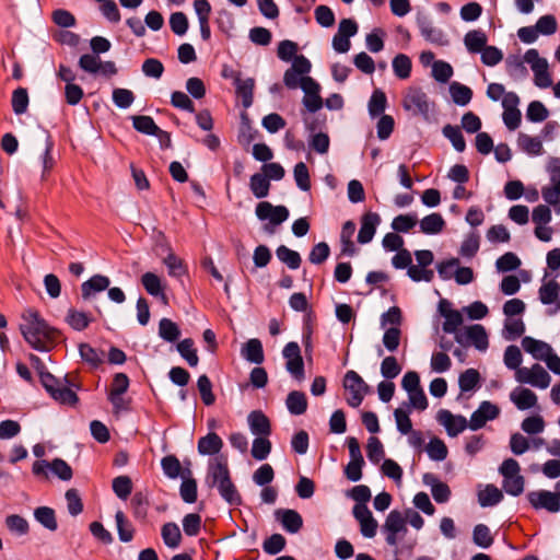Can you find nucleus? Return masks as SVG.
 I'll return each mask as SVG.
<instances>
[{
    "mask_svg": "<svg viewBox=\"0 0 560 560\" xmlns=\"http://www.w3.org/2000/svg\"><path fill=\"white\" fill-rule=\"evenodd\" d=\"M21 319L19 328L24 340L37 351H49L61 338L60 330L49 326L34 308L25 310Z\"/></svg>",
    "mask_w": 560,
    "mask_h": 560,
    "instance_id": "nucleus-1",
    "label": "nucleus"
},
{
    "mask_svg": "<svg viewBox=\"0 0 560 560\" xmlns=\"http://www.w3.org/2000/svg\"><path fill=\"white\" fill-rule=\"evenodd\" d=\"M30 360L33 364L36 365L40 383L51 398L60 404L69 406H74L78 402V395L71 388L75 385L70 383L67 376L65 377V382L68 384L66 386L62 385L58 378H56L50 372L46 370L45 365L42 363L38 357L31 354Z\"/></svg>",
    "mask_w": 560,
    "mask_h": 560,
    "instance_id": "nucleus-2",
    "label": "nucleus"
},
{
    "mask_svg": "<svg viewBox=\"0 0 560 560\" xmlns=\"http://www.w3.org/2000/svg\"><path fill=\"white\" fill-rule=\"evenodd\" d=\"M343 387L350 393V396L347 397V402L352 408H357L362 404L365 394L370 389L369 385L363 381V378L352 370L346 373L343 378Z\"/></svg>",
    "mask_w": 560,
    "mask_h": 560,
    "instance_id": "nucleus-3",
    "label": "nucleus"
},
{
    "mask_svg": "<svg viewBox=\"0 0 560 560\" xmlns=\"http://www.w3.org/2000/svg\"><path fill=\"white\" fill-rule=\"evenodd\" d=\"M402 107L412 112L416 116L428 118L430 114V103L428 95L419 88L408 89L402 100Z\"/></svg>",
    "mask_w": 560,
    "mask_h": 560,
    "instance_id": "nucleus-4",
    "label": "nucleus"
},
{
    "mask_svg": "<svg viewBox=\"0 0 560 560\" xmlns=\"http://www.w3.org/2000/svg\"><path fill=\"white\" fill-rule=\"evenodd\" d=\"M311 68L312 63L304 55L295 56L291 67L284 72V85L290 90L299 88L301 84V77H306L311 71Z\"/></svg>",
    "mask_w": 560,
    "mask_h": 560,
    "instance_id": "nucleus-5",
    "label": "nucleus"
},
{
    "mask_svg": "<svg viewBox=\"0 0 560 560\" xmlns=\"http://www.w3.org/2000/svg\"><path fill=\"white\" fill-rule=\"evenodd\" d=\"M256 217L260 221H269L271 224H282L289 218L285 206H273L269 201H260L255 209Z\"/></svg>",
    "mask_w": 560,
    "mask_h": 560,
    "instance_id": "nucleus-6",
    "label": "nucleus"
},
{
    "mask_svg": "<svg viewBox=\"0 0 560 560\" xmlns=\"http://www.w3.org/2000/svg\"><path fill=\"white\" fill-rule=\"evenodd\" d=\"M436 420L442 424L447 434L452 438L457 436L469 428V421L462 415H453L447 409H441L438 411Z\"/></svg>",
    "mask_w": 560,
    "mask_h": 560,
    "instance_id": "nucleus-7",
    "label": "nucleus"
},
{
    "mask_svg": "<svg viewBox=\"0 0 560 560\" xmlns=\"http://www.w3.org/2000/svg\"><path fill=\"white\" fill-rule=\"evenodd\" d=\"M439 313L441 316L445 318L442 329L445 334L456 332V330L462 326L464 318L459 311L452 308V303L442 299L439 302Z\"/></svg>",
    "mask_w": 560,
    "mask_h": 560,
    "instance_id": "nucleus-8",
    "label": "nucleus"
},
{
    "mask_svg": "<svg viewBox=\"0 0 560 560\" xmlns=\"http://www.w3.org/2000/svg\"><path fill=\"white\" fill-rule=\"evenodd\" d=\"M529 503L535 509H545L556 513L560 511L559 495L548 490L533 491L527 494Z\"/></svg>",
    "mask_w": 560,
    "mask_h": 560,
    "instance_id": "nucleus-9",
    "label": "nucleus"
},
{
    "mask_svg": "<svg viewBox=\"0 0 560 560\" xmlns=\"http://www.w3.org/2000/svg\"><path fill=\"white\" fill-rule=\"evenodd\" d=\"M500 409L490 401H482L478 409L472 412L469 420V428L474 431L483 428L489 420L495 419Z\"/></svg>",
    "mask_w": 560,
    "mask_h": 560,
    "instance_id": "nucleus-10",
    "label": "nucleus"
},
{
    "mask_svg": "<svg viewBox=\"0 0 560 560\" xmlns=\"http://www.w3.org/2000/svg\"><path fill=\"white\" fill-rule=\"evenodd\" d=\"M230 477V470L228 467V460L223 456H217L209 460L206 482L210 487H214L217 483L226 481Z\"/></svg>",
    "mask_w": 560,
    "mask_h": 560,
    "instance_id": "nucleus-11",
    "label": "nucleus"
},
{
    "mask_svg": "<svg viewBox=\"0 0 560 560\" xmlns=\"http://www.w3.org/2000/svg\"><path fill=\"white\" fill-rule=\"evenodd\" d=\"M110 280L103 275H94L81 284V298L83 301H90L97 293L108 289Z\"/></svg>",
    "mask_w": 560,
    "mask_h": 560,
    "instance_id": "nucleus-12",
    "label": "nucleus"
},
{
    "mask_svg": "<svg viewBox=\"0 0 560 560\" xmlns=\"http://www.w3.org/2000/svg\"><path fill=\"white\" fill-rule=\"evenodd\" d=\"M417 24L421 35L428 40L436 45H446L448 40L442 30L434 27L432 22L425 15H418Z\"/></svg>",
    "mask_w": 560,
    "mask_h": 560,
    "instance_id": "nucleus-13",
    "label": "nucleus"
},
{
    "mask_svg": "<svg viewBox=\"0 0 560 560\" xmlns=\"http://www.w3.org/2000/svg\"><path fill=\"white\" fill-rule=\"evenodd\" d=\"M247 423L250 432L256 436H269L271 423L269 418L261 410H253L247 416Z\"/></svg>",
    "mask_w": 560,
    "mask_h": 560,
    "instance_id": "nucleus-14",
    "label": "nucleus"
},
{
    "mask_svg": "<svg viewBox=\"0 0 560 560\" xmlns=\"http://www.w3.org/2000/svg\"><path fill=\"white\" fill-rule=\"evenodd\" d=\"M381 222V218L375 212H368L361 218V226L358 234V242L360 244L370 243L376 232V228Z\"/></svg>",
    "mask_w": 560,
    "mask_h": 560,
    "instance_id": "nucleus-15",
    "label": "nucleus"
},
{
    "mask_svg": "<svg viewBox=\"0 0 560 560\" xmlns=\"http://www.w3.org/2000/svg\"><path fill=\"white\" fill-rule=\"evenodd\" d=\"M522 347L526 352L530 353L534 359L544 362L553 352L549 343L528 336L523 338Z\"/></svg>",
    "mask_w": 560,
    "mask_h": 560,
    "instance_id": "nucleus-16",
    "label": "nucleus"
},
{
    "mask_svg": "<svg viewBox=\"0 0 560 560\" xmlns=\"http://www.w3.org/2000/svg\"><path fill=\"white\" fill-rule=\"evenodd\" d=\"M423 482L431 487V493L433 499L438 503H445L448 501L451 495L450 487L438 479V477L431 472L423 475Z\"/></svg>",
    "mask_w": 560,
    "mask_h": 560,
    "instance_id": "nucleus-17",
    "label": "nucleus"
},
{
    "mask_svg": "<svg viewBox=\"0 0 560 560\" xmlns=\"http://www.w3.org/2000/svg\"><path fill=\"white\" fill-rule=\"evenodd\" d=\"M510 399L517 409L527 410L536 406L537 396L528 388L517 387L510 394Z\"/></svg>",
    "mask_w": 560,
    "mask_h": 560,
    "instance_id": "nucleus-18",
    "label": "nucleus"
},
{
    "mask_svg": "<svg viewBox=\"0 0 560 560\" xmlns=\"http://www.w3.org/2000/svg\"><path fill=\"white\" fill-rule=\"evenodd\" d=\"M223 447L222 439L214 432H209L198 441V453L200 455H215Z\"/></svg>",
    "mask_w": 560,
    "mask_h": 560,
    "instance_id": "nucleus-19",
    "label": "nucleus"
},
{
    "mask_svg": "<svg viewBox=\"0 0 560 560\" xmlns=\"http://www.w3.org/2000/svg\"><path fill=\"white\" fill-rule=\"evenodd\" d=\"M241 352L242 357L250 363L261 364L265 360L261 341L256 338L245 342Z\"/></svg>",
    "mask_w": 560,
    "mask_h": 560,
    "instance_id": "nucleus-20",
    "label": "nucleus"
},
{
    "mask_svg": "<svg viewBox=\"0 0 560 560\" xmlns=\"http://www.w3.org/2000/svg\"><path fill=\"white\" fill-rule=\"evenodd\" d=\"M141 283L150 295L160 298L164 304H167V296L163 291L161 279L155 273H143L141 277Z\"/></svg>",
    "mask_w": 560,
    "mask_h": 560,
    "instance_id": "nucleus-21",
    "label": "nucleus"
},
{
    "mask_svg": "<svg viewBox=\"0 0 560 560\" xmlns=\"http://www.w3.org/2000/svg\"><path fill=\"white\" fill-rule=\"evenodd\" d=\"M93 318L85 312L75 308H69L65 322L77 331H82L89 327Z\"/></svg>",
    "mask_w": 560,
    "mask_h": 560,
    "instance_id": "nucleus-22",
    "label": "nucleus"
},
{
    "mask_svg": "<svg viewBox=\"0 0 560 560\" xmlns=\"http://www.w3.org/2000/svg\"><path fill=\"white\" fill-rule=\"evenodd\" d=\"M487 35L482 30H472L466 33L464 44L470 54H478L487 46Z\"/></svg>",
    "mask_w": 560,
    "mask_h": 560,
    "instance_id": "nucleus-23",
    "label": "nucleus"
},
{
    "mask_svg": "<svg viewBox=\"0 0 560 560\" xmlns=\"http://www.w3.org/2000/svg\"><path fill=\"white\" fill-rule=\"evenodd\" d=\"M285 405L291 415L300 416L307 409V399L303 392L293 390L287 396Z\"/></svg>",
    "mask_w": 560,
    "mask_h": 560,
    "instance_id": "nucleus-24",
    "label": "nucleus"
},
{
    "mask_svg": "<svg viewBox=\"0 0 560 560\" xmlns=\"http://www.w3.org/2000/svg\"><path fill=\"white\" fill-rule=\"evenodd\" d=\"M470 345L480 351H486L489 346L488 335L485 327L480 324L467 326V334Z\"/></svg>",
    "mask_w": 560,
    "mask_h": 560,
    "instance_id": "nucleus-25",
    "label": "nucleus"
},
{
    "mask_svg": "<svg viewBox=\"0 0 560 560\" xmlns=\"http://www.w3.org/2000/svg\"><path fill=\"white\" fill-rule=\"evenodd\" d=\"M445 226V221L440 213H431L420 221V231L424 234L434 235Z\"/></svg>",
    "mask_w": 560,
    "mask_h": 560,
    "instance_id": "nucleus-26",
    "label": "nucleus"
},
{
    "mask_svg": "<svg viewBox=\"0 0 560 560\" xmlns=\"http://www.w3.org/2000/svg\"><path fill=\"white\" fill-rule=\"evenodd\" d=\"M503 499L502 491L494 485H487L478 492V502L481 506H493Z\"/></svg>",
    "mask_w": 560,
    "mask_h": 560,
    "instance_id": "nucleus-27",
    "label": "nucleus"
},
{
    "mask_svg": "<svg viewBox=\"0 0 560 560\" xmlns=\"http://www.w3.org/2000/svg\"><path fill=\"white\" fill-rule=\"evenodd\" d=\"M450 94L453 102L459 106H466L472 98L471 89L456 81L450 84Z\"/></svg>",
    "mask_w": 560,
    "mask_h": 560,
    "instance_id": "nucleus-28",
    "label": "nucleus"
},
{
    "mask_svg": "<svg viewBox=\"0 0 560 560\" xmlns=\"http://www.w3.org/2000/svg\"><path fill=\"white\" fill-rule=\"evenodd\" d=\"M236 94L242 98V104L245 108L252 106L254 101V88L255 81L253 78H247L246 80L240 79L235 84Z\"/></svg>",
    "mask_w": 560,
    "mask_h": 560,
    "instance_id": "nucleus-29",
    "label": "nucleus"
},
{
    "mask_svg": "<svg viewBox=\"0 0 560 560\" xmlns=\"http://www.w3.org/2000/svg\"><path fill=\"white\" fill-rule=\"evenodd\" d=\"M159 336L166 342H175L180 337V329L175 322L164 317L159 323Z\"/></svg>",
    "mask_w": 560,
    "mask_h": 560,
    "instance_id": "nucleus-30",
    "label": "nucleus"
},
{
    "mask_svg": "<svg viewBox=\"0 0 560 560\" xmlns=\"http://www.w3.org/2000/svg\"><path fill=\"white\" fill-rule=\"evenodd\" d=\"M180 357L186 360L189 366H197L199 358L195 348V342L191 338H186L179 341L176 346Z\"/></svg>",
    "mask_w": 560,
    "mask_h": 560,
    "instance_id": "nucleus-31",
    "label": "nucleus"
},
{
    "mask_svg": "<svg viewBox=\"0 0 560 560\" xmlns=\"http://www.w3.org/2000/svg\"><path fill=\"white\" fill-rule=\"evenodd\" d=\"M520 149L529 155H540L544 151L542 142L537 137L520 133L517 138Z\"/></svg>",
    "mask_w": 560,
    "mask_h": 560,
    "instance_id": "nucleus-32",
    "label": "nucleus"
},
{
    "mask_svg": "<svg viewBox=\"0 0 560 560\" xmlns=\"http://www.w3.org/2000/svg\"><path fill=\"white\" fill-rule=\"evenodd\" d=\"M249 188L256 198L262 199L269 195L270 182L261 173H255L250 176Z\"/></svg>",
    "mask_w": 560,
    "mask_h": 560,
    "instance_id": "nucleus-33",
    "label": "nucleus"
},
{
    "mask_svg": "<svg viewBox=\"0 0 560 560\" xmlns=\"http://www.w3.org/2000/svg\"><path fill=\"white\" fill-rule=\"evenodd\" d=\"M276 255L281 262L285 264L292 270L299 269L301 266V255L285 245H280L276 249Z\"/></svg>",
    "mask_w": 560,
    "mask_h": 560,
    "instance_id": "nucleus-34",
    "label": "nucleus"
},
{
    "mask_svg": "<svg viewBox=\"0 0 560 560\" xmlns=\"http://www.w3.org/2000/svg\"><path fill=\"white\" fill-rule=\"evenodd\" d=\"M386 105H387V98H386L385 93L382 90L376 89L372 93L369 104H368L369 115L372 118H376L381 115H384L383 113L386 108Z\"/></svg>",
    "mask_w": 560,
    "mask_h": 560,
    "instance_id": "nucleus-35",
    "label": "nucleus"
},
{
    "mask_svg": "<svg viewBox=\"0 0 560 560\" xmlns=\"http://www.w3.org/2000/svg\"><path fill=\"white\" fill-rule=\"evenodd\" d=\"M133 128L143 135L153 136L160 131V127L154 122L151 116L137 115L132 116Z\"/></svg>",
    "mask_w": 560,
    "mask_h": 560,
    "instance_id": "nucleus-36",
    "label": "nucleus"
},
{
    "mask_svg": "<svg viewBox=\"0 0 560 560\" xmlns=\"http://www.w3.org/2000/svg\"><path fill=\"white\" fill-rule=\"evenodd\" d=\"M395 75L400 80H406L411 74L412 62L411 59L405 54L395 56L392 62Z\"/></svg>",
    "mask_w": 560,
    "mask_h": 560,
    "instance_id": "nucleus-37",
    "label": "nucleus"
},
{
    "mask_svg": "<svg viewBox=\"0 0 560 560\" xmlns=\"http://www.w3.org/2000/svg\"><path fill=\"white\" fill-rule=\"evenodd\" d=\"M443 136L448 139L457 152H464L466 149V141L457 126L445 125L442 129Z\"/></svg>",
    "mask_w": 560,
    "mask_h": 560,
    "instance_id": "nucleus-38",
    "label": "nucleus"
},
{
    "mask_svg": "<svg viewBox=\"0 0 560 560\" xmlns=\"http://www.w3.org/2000/svg\"><path fill=\"white\" fill-rule=\"evenodd\" d=\"M214 487L218 488L220 495L230 504H240L241 495L231 480V476L226 481L217 483Z\"/></svg>",
    "mask_w": 560,
    "mask_h": 560,
    "instance_id": "nucleus-39",
    "label": "nucleus"
},
{
    "mask_svg": "<svg viewBox=\"0 0 560 560\" xmlns=\"http://www.w3.org/2000/svg\"><path fill=\"white\" fill-rule=\"evenodd\" d=\"M30 103L28 93L25 88H18L12 93L11 105L15 115H22L27 110Z\"/></svg>",
    "mask_w": 560,
    "mask_h": 560,
    "instance_id": "nucleus-40",
    "label": "nucleus"
},
{
    "mask_svg": "<svg viewBox=\"0 0 560 560\" xmlns=\"http://www.w3.org/2000/svg\"><path fill=\"white\" fill-rule=\"evenodd\" d=\"M525 332L524 322L520 318H508L504 322L503 337L506 340H515Z\"/></svg>",
    "mask_w": 560,
    "mask_h": 560,
    "instance_id": "nucleus-41",
    "label": "nucleus"
},
{
    "mask_svg": "<svg viewBox=\"0 0 560 560\" xmlns=\"http://www.w3.org/2000/svg\"><path fill=\"white\" fill-rule=\"evenodd\" d=\"M271 447L272 445L268 436H256L252 445V456L256 460H264L269 456Z\"/></svg>",
    "mask_w": 560,
    "mask_h": 560,
    "instance_id": "nucleus-42",
    "label": "nucleus"
},
{
    "mask_svg": "<svg viewBox=\"0 0 560 560\" xmlns=\"http://www.w3.org/2000/svg\"><path fill=\"white\" fill-rule=\"evenodd\" d=\"M164 265L167 267L171 277L179 278L187 273V268L179 257L170 252L163 259Z\"/></svg>",
    "mask_w": 560,
    "mask_h": 560,
    "instance_id": "nucleus-43",
    "label": "nucleus"
},
{
    "mask_svg": "<svg viewBox=\"0 0 560 560\" xmlns=\"http://www.w3.org/2000/svg\"><path fill=\"white\" fill-rule=\"evenodd\" d=\"M427 453L432 460L442 462L447 457L448 451L441 439L433 438L427 445Z\"/></svg>",
    "mask_w": 560,
    "mask_h": 560,
    "instance_id": "nucleus-44",
    "label": "nucleus"
},
{
    "mask_svg": "<svg viewBox=\"0 0 560 560\" xmlns=\"http://www.w3.org/2000/svg\"><path fill=\"white\" fill-rule=\"evenodd\" d=\"M275 520L280 525H303L302 516L291 509H278L275 511Z\"/></svg>",
    "mask_w": 560,
    "mask_h": 560,
    "instance_id": "nucleus-45",
    "label": "nucleus"
},
{
    "mask_svg": "<svg viewBox=\"0 0 560 560\" xmlns=\"http://www.w3.org/2000/svg\"><path fill=\"white\" fill-rule=\"evenodd\" d=\"M480 382V374L475 369L464 371L458 377V385L462 392L472 390Z\"/></svg>",
    "mask_w": 560,
    "mask_h": 560,
    "instance_id": "nucleus-46",
    "label": "nucleus"
},
{
    "mask_svg": "<svg viewBox=\"0 0 560 560\" xmlns=\"http://www.w3.org/2000/svg\"><path fill=\"white\" fill-rule=\"evenodd\" d=\"M549 116V112L540 101H533L528 104L526 118L532 122H541Z\"/></svg>",
    "mask_w": 560,
    "mask_h": 560,
    "instance_id": "nucleus-47",
    "label": "nucleus"
},
{
    "mask_svg": "<svg viewBox=\"0 0 560 560\" xmlns=\"http://www.w3.org/2000/svg\"><path fill=\"white\" fill-rule=\"evenodd\" d=\"M79 353L81 359L93 368H97L103 362V354L89 343H80Z\"/></svg>",
    "mask_w": 560,
    "mask_h": 560,
    "instance_id": "nucleus-48",
    "label": "nucleus"
},
{
    "mask_svg": "<svg viewBox=\"0 0 560 560\" xmlns=\"http://www.w3.org/2000/svg\"><path fill=\"white\" fill-rule=\"evenodd\" d=\"M524 61L530 66L534 73L548 71V62L539 57L537 49H528L524 55Z\"/></svg>",
    "mask_w": 560,
    "mask_h": 560,
    "instance_id": "nucleus-49",
    "label": "nucleus"
},
{
    "mask_svg": "<svg viewBox=\"0 0 560 560\" xmlns=\"http://www.w3.org/2000/svg\"><path fill=\"white\" fill-rule=\"evenodd\" d=\"M197 387L200 393L201 399L206 406H211L215 401V396L212 393V384L210 378L203 374L198 377Z\"/></svg>",
    "mask_w": 560,
    "mask_h": 560,
    "instance_id": "nucleus-50",
    "label": "nucleus"
},
{
    "mask_svg": "<svg viewBox=\"0 0 560 560\" xmlns=\"http://www.w3.org/2000/svg\"><path fill=\"white\" fill-rule=\"evenodd\" d=\"M532 382L529 385L541 389L550 385L551 377L548 372L538 363L532 366Z\"/></svg>",
    "mask_w": 560,
    "mask_h": 560,
    "instance_id": "nucleus-51",
    "label": "nucleus"
},
{
    "mask_svg": "<svg viewBox=\"0 0 560 560\" xmlns=\"http://www.w3.org/2000/svg\"><path fill=\"white\" fill-rule=\"evenodd\" d=\"M560 287L555 280L542 284L539 289V300L542 304H552L559 295Z\"/></svg>",
    "mask_w": 560,
    "mask_h": 560,
    "instance_id": "nucleus-52",
    "label": "nucleus"
},
{
    "mask_svg": "<svg viewBox=\"0 0 560 560\" xmlns=\"http://www.w3.org/2000/svg\"><path fill=\"white\" fill-rule=\"evenodd\" d=\"M113 491L122 500H126L132 491V481L128 476H118L113 479Z\"/></svg>",
    "mask_w": 560,
    "mask_h": 560,
    "instance_id": "nucleus-53",
    "label": "nucleus"
},
{
    "mask_svg": "<svg viewBox=\"0 0 560 560\" xmlns=\"http://www.w3.org/2000/svg\"><path fill=\"white\" fill-rule=\"evenodd\" d=\"M480 238L477 233H470L462 243L459 254L463 257L471 258L479 250Z\"/></svg>",
    "mask_w": 560,
    "mask_h": 560,
    "instance_id": "nucleus-54",
    "label": "nucleus"
},
{
    "mask_svg": "<svg viewBox=\"0 0 560 560\" xmlns=\"http://www.w3.org/2000/svg\"><path fill=\"white\" fill-rule=\"evenodd\" d=\"M102 59L94 54H84L79 58L78 65L81 70L90 74H96L100 71Z\"/></svg>",
    "mask_w": 560,
    "mask_h": 560,
    "instance_id": "nucleus-55",
    "label": "nucleus"
},
{
    "mask_svg": "<svg viewBox=\"0 0 560 560\" xmlns=\"http://www.w3.org/2000/svg\"><path fill=\"white\" fill-rule=\"evenodd\" d=\"M293 175L296 186L301 190L308 191L311 189L310 173L305 163L299 162L298 164H295Z\"/></svg>",
    "mask_w": 560,
    "mask_h": 560,
    "instance_id": "nucleus-56",
    "label": "nucleus"
},
{
    "mask_svg": "<svg viewBox=\"0 0 560 560\" xmlns=\"http://www.w3.org/2000/svg\"><path fill=\"white\" fill-rule=\"evenodd\" d=\"M521 266L520 258L511 252L503 254L495 261V267L501 272H508L517 269Z\"/></svg>",
    "mask_w": 560,
    "mask_h": 560,
    "instance_id": "nucleus-57",
    "label": "nucleus"
},
{
    "mask_svg": "<svg viewBox=\"0 0 560 560\" xmlns=\"http://www.w3.org/2000/svg\"><path fill=\"white\" fill-rule=\"evenodd\" d=\"M65 497L69 514L72 516L79 515L83 511V502L79 491L74 488L68 489Z\"/></svg>",
    "mask_w": 560,
    "mask_h": 560,
    "instance_id": "nucleus-58",
    "label": "nucleus"
},
{
    "mask_svg": "<svg viewBox=\"0 0 560 560\" xmlns=\"http://www.w3.org/2000/svg\"><path fill=\"white\" fill-rule=\"evenodd\" d=\"M366 455L373 464H378L383 459L385 452L382 442L377 438L371 436L368 440Z\"/></svg>",
    "mask_w": 560,
    "mask_h": 560,
    "instance_id": "nucleus-59",
    "label": "nucleus"
},
{
    "mask_svg": "<svg viewBox=\"0 0 560 560\" xmlns=\"http://www.w3.org/2000/svg\"><path fill=\"white\" fill-rule=\"evenodd\" d=\"M161 467L165 476L175 479L180 475L182 466L175 455H167L162 458Z\"/></svg>",
    "mask_w": 560,
    "mask_h": 560,
    "instance_id": "nucleus-60",
    "label": "nucleus"
},
{
    "mask_svg": "<svg viewBox=\"0 0 560 560\" xmlns=\"http://www.w3.org/2000/svg\"><path fill=\"white\" fill-rule=\"evenodd\" d=\"M49 469L63 481L70 480L73 476L72 468L61 458L52 459L51 463H49Z\"/></svg>",
    "mask_w": 560,
    "mask_h": 560,
    "instance_id": "nucleus-61",
    "label": "nucleus"
},
{
    "mask_svg": "<svg viewBox=\"0 0 560 560\" xmlns=\"http://www.w3.org/2000/svg\"><path fill=\"white\" fill-rule=\"evenodd\" d=\"M401 372V366L398 364L397 359L388 355L383 359L381 363V374L387 380H393Z\"/></svg>",
    "mask_w": 560,
    "mask_h": 560,
    "instance_id": "nucleus-62",
    "label": "nucleus"
},
{
    "mask_svg": "<svg viewBox=\"0 0 560 560\" xmlns=\"http://www.w3.org/2000/svg\"><path fill=\"white\" fill-rule=\"evenodd\" d=\"M329 255V245L326 242H319L312 247L308 254V260L314 265H320L327 260Z\"/></svg>",
    "mask_w": 560,
    "mask_h": 560,
    "instance_id": "nucleus-63",
    "label": "nucleus"
},
{
    "mask_svg": "<svg viewBox=\"0 0 560 560\" xmlns=\"http://www.w3.org/2000/svg\"><path fill=\"white\" fill-rule=\"evenodd\" d=\"M432 75L438 82L446 83L453 75V68L445 61H434L432 65Z\"/></svg>",
    "mask_w": 560,
    "mask_h": 560,
    "instance_id": "nucleus-64",
    "label": "nucleus"
}]
</instances>
